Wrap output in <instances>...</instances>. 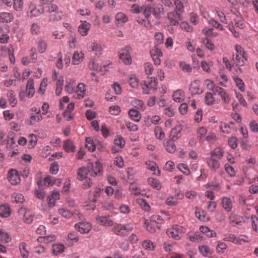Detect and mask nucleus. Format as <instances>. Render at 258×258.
I'll use <instances>...</instances> for the list:
<instances>
[{
	"label": "nucleus",
	"mask_w": 258,
	"mask_h": 258,
	"mask_svg": "<svg viewBox=\"0 0 258 258\" xmlns=\"http://www.w3.org/2000/svg\"><path fill=\"white\" fill-rule=\"evenodd\" d=\"M46 12L49 14L48 21L50 22L58 21L62 19V12L59 11V8L56 5L49 6L47 8Z\"/></svg>",
	"instance_id": "1"
},
{
	"label": "nucleus",
	"mask_w": 258,
	"mask_h": 258,
	"mask_svg": "<svg viewBox=\"0 0 258 258\" xmlns=\"http://www.w3.org/2000/svg\"><path fill=\"white\" fill-rule=\"evenodd\" d=\"M186 232V229L179 225H173L167 229L166 233L170 237L175 240L181 238L182 234Z\"/></svg>",
	"instance_id": "2"
},
{
	"label": "nucleus",
	"mask_w": 258,
	"mask_h": 258,
	"mask_svg": "<svg viewBox=\"0 0 258 258\" xmlns=\"http://www.w3.org/2000/svg\"><path fill=\"white\" fill-rule=\"evenodd\" d=\"M235 49L236 52L233 55V60L235 62L237 65L239 66H244V61L247 60L246 52L244 51L243 48L239 45H235Z\"/></svg>",
	"instance_id": "3"
},
{
	"label": "nucleus",
	"mask_w": 258,
	"mask_h": 258,
	"mask_svg": "<svg viewBox=\"0 0 258 258\" xmlns=\"http://www.w3.org/2000/svg\"><path fill=\"white\" fill-rule=\"evenodd\" d=\"M157 80L155 77H151L147 79L141 83L143 92L146 94H149L151 91L157 89Z\"/></svg>",
	"instance_id": "4"
},
{
	"label": "nucleus",
	"mask_w": 258,
	"mask_h": 258,
	"mask_svg": "<svg viewBox=\"0 0 258 258\" xmlns=\"http://www.w3.org/2000/svg\"><path fill=\"white\" fill-rule=\"evenodd\" d=\"M134 225L132 223H127L126 224H118L114 226L115 233L120 236L126 235L128 232L133 231Z\"/></svg>",
	"instance_id": "5"
},
{
	"label": "nucleus",
	"mask_w": 258,
	"mask_h": 258,
	"mask_svg": "<svg viewBox=\"0 0 258 258\" xmlns=\"http://www.w3.org/2000/svg\"><path fill=\"white\" fill-rule=\"evenodd\" d=\"M44 12V8L41 6H37L31 3L27 11V15L30 18L38 17Z\"/></svg>",
	"instance_id": "6"
},
{
	"label": "nucleus",
	"mask_w": 258,
	"mask_h": 258,
	"mask_svg": "<svg viewBox=\"0 0 258 258\" xmlns=\"http://www.w3.org/2000/svg\"><path fill=\"white\" fill-rule=\"evenodd\" d=\"M131 48L130 46H125L121 48L119 51V57L121 60L126 65L131 64L132 59L131 56Z\"/></svg>",
	"instance_id": "7"
},
{
	"label": "nucleus",
	"mask_w": 258,
	"mask_h": 258,
	"mask_svg": "<svg viewBox=\"0 0 258 258\" xmlns=\"http://www.w3.org/2000/svg\"><path fill=\"white\" fill-rule=\"evenodd\" d=\"M85 145L86 148L90 152L94 151L96 148L100 149L102 147L101 143L95 138H86Z\"/></svg>",
	"instance_id": "8"
},
{
	"label": "nucleus",
	"mask_w": 258,
	"mask_h": 258,
	"mask_svg": "<svg viewBox=\"0 0 258 258\" xmlns=\"http://www.w3.org/2000/svg\"><path fill=\"white\" fill-rule=\"evenodd\" d=\"M89 170V175L91 176H95L100 175L102 172V166L100 162L97 161L95 164L90 163L88 165Z\"/></svg>",
	"instance_id": "9"
},
{
	"label": "nucleus",
	"mask_w": 258,
	"mask_h": 258,
	"mask_svg": "<svg viewBox=\"0 0 258 258\" xmlns=\"http://www.w3.org/2000/svg\"><path fill=\"white\" fill-rule=\"evenodd\" d=\"M113 144L111 149L112 152L116 153L120 152L121 149L124 146L125 141L121 136L118 135L115 137Z\"/></svg>",
	"instance_id": "10"
},
{
	"label": "nucleus",
	"mask_w": 258,
	"mask_h": 258,
	"mask_svg": "<svg viewBox=\"0 0 258 258\" xmlns=\"http://www.w3.org/2000/svg\"><path fill=\"white\" fill-rule=\"evenodd\" d=\"M7 178L12 185H17L21 182L20 175L16 169H11L8 171Z\"/></svg>",
	"instance_id": "11"
},
{
	"label": "nucleus",
	"mask_w": 258,
	"mask_h": 258,
	"mask_svg": "<svg viewBox=\"0 0 258 258\" xmlns=\"http://www.w3.org/2000/svg\"><path fill=\"white\" fill-rule=\"evenodd\" d=\"M189 91L192 95H196L202 94L204 89L201 86V82L199 80H195L192 81L189 87Z\"/></svg>",
	"instance_id": "12"
},
{
	"label": "nucleus",
	"mask_w": 258,
	"mask_h": 258,
	"mask_svg": "<svg viewBox=\"0 0 258 258\" xmlns=\"http://www.w3.org/2000/svg\"><path fill=\"white\" fill-rule=\"evenodd\" d=\"M75 227L82 234L89 233L92 228V225L88 222H80L75 224Z\"/></svg>",
	"instance_id": "13"
},
{
	"label": "nucleus",
	"mask_w": 258,
	"mask_h": 258,
	"mask_svg": "<svg viewBox=\"0 0 258 258\" xmlns=\"http://www.w3.org/2000/svg\"><path fill=\"white\" fill-rule=\"evenodd\" d=\"M207 164L209 168L212 171L216 172L220 171V162L212 157H210L207 159Z\"/></svg>",
	"instance_id": "14"
},
{
	"label": "nucleus",
	"mask_w": 258,
	"mask_h": 258,
	"mask_svg": "<svg viewBox=\"0 0 258 258\" xmlns=\"http://www.w3.org/2000/svg\"><path fill=\"white\" fill-rule=\"evenodd\" d=\"M150 54L154 64L155 65L160 64V58L163 56V53L161 49L155 47L150 51Z\"/></svg>",
	"instance_id": "15"
},
{
	"label": "nucleus",
	"mask_w": 258,
	"mask_h": 258,
	"mask_svg": "<svg viewBox=\"0 0 258 258\" xmlns=\"http://www.w3.org/2000/svg\"><path fill=\"white\" fill-rule=\"evenodd\" d=\"M86 88L85 85L83 83H80L75 89L74 97L77 99L83 98L85 94Z\"/></svg>",
	"instance_id": "16"
},
{
	"label": "nucleus",
	"mask_w": 258,
	"mask_h": 258,
	"mask_svg": "<svg viewBox=\"0 0 258 258\" xmlns=\"http://www.w3.org/2000/svg\"><path fill=\"white\" fill-rule=\"evenodd\" d=\"M96 220L98 224L104 226H111L113 224V221L108 216H97Z\"/></svg>",
	"instance_id": "17"
},
{
	"label": "nucleus",
	"mask_w": 258,
	"mask_h": 258,
	"mask_svg": "<svg viewBox=\"0 0 258 258\" xmlns=\"http://www.w3.org/2000/svg\"><path fill=\"white\" fill-rule=\"evenodd\" d=\"M181 14L179 12H170L168 14V18L170 21V24L172 25H177L179 21L181 20Z\"/></svg>",
	"instance_id": "18"
},
{
	"label": "nucleus",
	"mask_w": 258,
	"mask_h": 258,
	"mask_svg": "<svg viewBox=\"0 0 258 258\" xmlns=\"http://www.w3.org/2000/svg\"><path fill=\"white\" fill-rule=\"evenodd\" d=\"M75 82L76 80L73 78H68L66 79L64 89L67 93L72 94L75 92Z\"/></svg>",
	"instance_id": "19"
},
{
	"label": "nucleus",
	"mask_w": 258,
	"mask_h": 258,
	"mask_svg": "<svg viewBox=\"0 0 258 258\" xmlns=\"http://www.w3.org/2000/svg\"><path fill=\"white\" fill-rule=\"evenodd\" d=\"M91 28V24L86 21H81V24L78 27V31L83 36L88 35V31Z\"/></svg>",
	"instance_id": "20"
},
{
	"label": "nucleus",
	"mask_w": 258,
	"mask_h": 258,
	"mask_svg": "<svg viewBox=\"0 0 258 258\" xmlns=\"http://www.w3.org/2000/svg\"><path fill=\"white\" fill-rule=\"evenodd\" d=\"M85 55L83 51L76 50L72 57V63L74 65H78L83 61Z\"/></svg>",
	"instance_id": "21"
},
{
	"label": "nucleus",
	"mask_w": 258,
	"mask_h": 258,
	"mask_svg": "<svg viewBox=\"0 0 258 258\" xmlns=\"http://www.w3.org/2000/svg\"><path fill=\"white\" fill-rule=\"evenodd\" d=\"M215 92H217L218 94L224 102L227 104L229 103L230 98L228 94L224 89L220 87H216L215 89Z\"/></svg>",
	"instance_id": "22"
},
{
	"label": "nucleus",
	"mask_w": 258,
	"mask_h": 258,
	"mask_svg": "<svg viewBox=\"0 0 258 258\" xmlns=\"http://www.w3.org/2000/svg\"><path fill=\"white\" fill-rule=\"evenodd\" d=\"M11 214V210L8 204H2L0 205V217L8 218Z\"/></svg>",
	"instance_id": "23"
},
{
	"label": "nucleus",
	"mask_w": 258,
	"mask_h": 258,
	"mask_svg": "<svg viewBox=\"0 0 258 258\" xmlns=\"http://www.w3.org/2000/svg\"><path fill=\"white\" fill-rule=\"evenodd\" d=\"M14 19L13 15L11 13L1 12L0 13V22L3 23H9Z\"/></svg>",
	"instance_id": "24"
},
{
	"label": "nucleus",
	"mask_w": 258,
	"mask_h": 258,
	"mask_svg": "<svg viewBox=\"0 0 258 258\" xmlns=\"http://www.w3.org/2000/svg\"><path fill=\"white\" fill-rule=\"evenodd\" d=\"M9 32V28L8 26H5L3 27H0V42L1 43H6L8 42L10 37L6 34H4L5 32Z\"/></svg>",
	"instance_id": "25"
},
{
	"label": "nucleus",
	"mask_w": 258,
	"mask_h": 258,
	"mask_svg": "<svg viewBox=\"0 0 258 258\" xmlns=\"http://www.w3.org/2000/svg\"><path fill=\"white\" fill-rule=\"evenodd\" d=\"M147 168L155 175H159L160 174V171L156 163L153 161H148L146 162Z\"/></svg>",
	"instance_id": "26"
},
{
	"label": "nucleus",
	"mask_w": 258,
	"mask_h": 258,
	"mask_svg": "<svg viewBox=\"0 0 258 258\" xmlns=\"http://www.w3.org/2000/svg\"><path fill=\"white\" fill-rule=\"evenodd\" d=\"M184 93L180 89L175 91L172 95V99L176 102H181L184 101Z\"/></svg>",
	"instance_id": "27"
},
{
	"label": "nucleus",
	"mask_w": 258,
	"mask_h": 258,
	"mask_svg": "<svg viewBox=\"0 0 258 258\" xmlns=\"http://www.w3.org/2000/svg\"><path fill=\"white\" fill-rule=\"evenodd\" d=\"M222 205L226 211L230 212L232 208V203L231 199L227 197H224L222 199Z\"/></svg>",
	"instance_id": "28"
},
{
	"label": "nucleus",
	"mask_w": 258,
	"mask_h": 258,
	"mask_svg": "<svg viewBox=\"0 0 258 258\" xmlns=\"http://www.w3.org/2000/svg\"><path fill=\"white\" fill-rule=\"evenodd\" d=\"M78 178L80 180H83L86 178H87V176L89 175V170L88 168L86 167H81L79 168L78 172Z\"/></svg>",
	"instance_id": "29"
},
{
	"label": "nucleus",
	"mask_w": 258,
	"mask_h": 258,
	"mask_svg": "<svg viewBox=\"0 0 258 258\" xmlns=\"http://www.w3.org/2000/svg\"><path fill=\"white\" fill-rule=\"evenodd\" d=\"M19 249L20 255L23 258H28L29 256V252L27 249V244L25 242H21L19 245Z\"/></svg>",
	"instance_id": "30"
},
{
	"label": "nucleus",
	"mask_w": 258,
	"mask_h": 258,
	"mask_svg": "<svg viewBox=\"0 0 258 258\" xmlns=\"http://www.w3.org/2000/svg\"><path fill=\"white\" fill-rule=\"evenodd\" d=\"M164 9L162 5H158L156 7H152V14L156 19H160L164 14Z\"/></svg>",
	"instance_id": "31"
},
{
	"label": "nucleus",
	"mask_w": 258,
	"mask_h": 258,
	"mask_svg": "<svg viewBox=\"0 0 258 258\" xmlns=\"http://www.w3.org/2000/svg\"><path fill=\"white\" fill-rule=\"evenodd\" d=\"M148 182L150 185L153 188L157 190H160L162 187V184L160 181L155 178L149 177L148 178Z\"/></svg>",
	"instance_id": "32"
},
{
	"label": "nucleus",
	"mask_w": 258,
	"mask_h": 258,
	"mask_svg": "<svg viewBox=\"0 0 258 258\" xmlns=\"http://www.w3.org/2000/svg\"><path fill=\"white\" fill-rule=\"evenodd\" d=\"M233 124H234V122L232 121H230L229 123L221 122L220 125L221 132L223 134H230L231 131V127L230 126V125Z\"/></svg>",
	"instance_id": "33"
},
{
	"label": "nucleus",
	"mask_w": 258,
	"mask_h": 258,
	"mask_svg": "<svg viewBox=\"0 0 258 258\" xmlns=\"http://www.w3.org/2000/svg\"><path fill=\"white\" fill-rule=\"evenodd\" d=\"M52 249L53 255L57 256L64 251V246L62 244L55 243L52 245Z\"/></svg>",
	"instance_id": "34"
},
{
	"label": "nucleus",
	"mask_w": 258,
	"mask_h": 258,
	"mask_svg": "<svg viewBox=\"0 0 258 258\" xmlns=\"http://www.w3.org/2000/svg\"><path fill=\"white\" fill-rule=\"evenodd\" d=\"M181 132V128L179 126L172 128L170 132V139L172 141L176 140L179 137Z\"/></svg>",
	"instance_id": "35"
},
{
	"label": "nucleus",
	"mask_w": 258,
	"mask_h": 258,
	"mask_svg": "<svg viewBox=\"0 0 258 258\" xmlns=\"http://www.w3.org/2000/svg\"><path fill=\"white\" fill-rule=\"evenodd\" d=\"M128 115L130 118L135 121H139L141 119L140 113L135 109H130L128 111Z\"/></svg>",
	"instance_id": "36"
},
{
	"label": "nucleus",
	"mask_w": 258,
	"mask_h": 258,
	"mask_svg": "<svg viewBox=\"0 0 258 258\" xmlns=\"http://www.w3.org/2000/svg\"><path fill=\"white\" fill-rule=\"evenodd\" d=\"M142 246L145 250L153 251L155 249L156 244L150 240L147 239L142 242Z\"/></svg>",
	"instance_id": "37"
},
{
	"label": "nucleus",
	"mask_w": 258,
	"mask_h": 258,
	"mask_svg": "<svg viewBox=\"0 0 258 258\" xmlns=\"http://www.w3.org/2000/svg\"><path fill=\"white\" fill-rule=\"evenodd\" d=\"M129 189L132 194L134 195L138 196L143 195L142 190L139 188V186L136 182L131 183Z\"/></svg>",
	"instance_id": "38"
},
{
	"label": "nucleus",
	"mask_w": 258,
	"mask_h": 258,
	"mask_svg": "<svg viewBox=\"0 0 258 258\" xmlns=\"http://www.w3.org/2000/svg\"><path fill=\"white\" fill-rule=\"evenodd\" d=\"M115 20L117 23L119 25H123L128 20V18L123 13H118L115 17Z\"/></svg>",
	"instance_id": "39"
},
{
	"label": "nucleus",
	"mask_w": 258,
	"mask_h": 258,
	"mask_svg": "<svg viewBox=\"0 0 258 258\" xmlns=\"http://www.w3.org/2000/svg\"><path fill=\"white\" fill-rule=\"evenodd\" d=\"M55 239V236L54 235L51 234L47 236H39L37 238V241L39 242H44L45 243H48L50 242L54 241Z\"/></svg>",
	"instance_id": "40"
},
{
	"label": "nucleus",
	"mask_w": 258,
	"mask_h": 258,
	"mask_svg": "<svg viewBox=\"0 0 258 258\" xmlns=\"http://www.w3.org/2000/svg\"><path fill=\"white\" fill-rule=\"evenodd\" d=\"M63 147L67 152H74L75 150V146L73 142L69 140L64 142Z\"/></svg>",
	"instance_id": "41"
},
{
	"label": "nucleus",
	"mask_w": 258,
	"mask_h": 258,
	"mask_svg": "<svg viewBox=\"0 0 258 258\" xmlns=\"http://www.w3.org/2000/svg\"><path fill=\"white\" fill-rule=\"evenodd\" d=\"M12 240L11 235L7 232L0 230V241L7 243Z\"/></svg>",
	"instance_id": "42"
},
{
	"label": "nucleus",
	"mask_w": 258,
	"mask_h": 258,
	"mask_svg": "<svg viewBox=\"0 0 258 258\" xmlns=\"http://www.w3.org/2000/svg\"><path fill=\"white\" fill-rule=\"evenodd\" d=\"M210 155L211 157L213 158L216 157L217 158L220 159L223 156V151L221 148L217 147L211 151Z\"/></svg>",
	"instance_id": "43"
},
{
	"label": "nucleus",
	"mask_w": 258,
	"mask_h": 258,
	"mask_svg": "<svg viewBox=\"0 0 258 258\" xmlns=\"http://www.w3.org/2000/svg\"><path fill=\"white\" fill-rule=\"evenodd\" d=\"M7 97L9 99V103L12 107L16 105L17 101L15 97L14 92L12 90H10L7 93Z\"/></svg>",
	"instance_id": "44"
},
{
	"label": "nucleus",
	"mask_w": 258,
	"mask_h": 258,
	"mask_svg": "<svg viewBox=\"0 0 258 258\" xmlns=\"http://www.w3.org/2000/svg\"><path fill=\"white\" fill-rule=\"evenodd\" d=\"M172 140H169L165 143V147L167 152L170 153H174L176 150V146Z\"/></svg>",
	"instance_id": "45"
},
{
	"label": "nucleus",
	"mask_w": 258,
	"mask_h": 258,
	"mask_svg": "<svg viewBox=\"0 0 258 258\" xmlns=\"http://www.w3.org/2000/svg\"><path fill=\"white\" fill-rule=\"evenodd\" d=\"M200 229L202 232L205 233L206 235L210 237H215L216 233L213 230H210L208 227L201 226Z\"/></svg>",
	"instance_id": "46"
},
{
	"label": "nucleus",
	"mask_w": 258,
	"mask_h": 258,
	"mask_svg": "<svg viewBox=\"0 0 258 258\" xmlns=\"http://www.w3.org/2000/svg\"><path fill=\"white\" fill-rule=\"evenodd\" d=\"M154 134L156 138L160 140H163L165 136V133L160 126H157L154 129Z\"/></svg>",
	"instance_id": "47"
},
{
	"label": "nucleus",
	"mask_w": 258,
	"mask_h": 258,
	"mask_svg": "<svg viewBox=\"0 0 258 258\" xmlns=\"http://www.w3.org/2000/svg\"><path fill=\"white\" fill-rule=\"evenodd\" d=\"M14 144V134L9 133L4 145H6V148L9 149L12 148Z\"/></svg>",
	"instance_id": "48"
},
{
	"label": "nucleus",
	"mask_w": 258,
	"mask_h": 258,
	"mask_svg": "<svg viewBox=\"0 0 258 258\" xmlns=\"http://www.w3.org/2000/svg\"><path fill=\"white\" fill-rule=\"evenodd\" d=\"M12 200L17 203H22L25 201V199L22 194L15 192L12 195Z\"/></svg>",
	"instance_id": "49"
},
{
	"label": "nucleus",
	"mask_w": 258,
	"mask_h": 258,
	"mask_svg": "<svg viewBox=\"0 0 258 258\" xmlns=\"http://www.w3.org/2000/svg\"><path fill=\"white\" fill-rule=\"evenodd\" d=\"M24 0H13V8L16 11H21L23 9Z\"/></svg>",
	"instance_id": "50"
},
{
	"label": "nucleus",
	"mask_w": 258,
	"mask_h": 258,
	"mask_svg": "<svg viewBox=\"0 0 258 258\" xmlns=\"http://www.w3.org/2000/svg\"><path fill=\"white\" fill-rule=\"evenodd\" d=\"M142 11L145 18L148 19L152 13V7L151 5L143 6Z\"/></svg>",
	"instance_id": "51"
},
{
	"label": "nucleus",
	"mask_w": 258,
	"mask_h": 258,
	"mask_svg": "<svg viewBox=\"0 0 258 258\" xmlns=\"http://www.w3.org/2000/svg\"><path fill=\"white\" fill-rule=\"evenodd\" d=\"M205 102L208 105H212L215 102V98L210 92H207L205 95Z\"/></svg>",
	"instance_id": "52"
},
{
	"label": "nucleus",
	"mask_w": 258,
	"mask_h": 258,
	"mask_svg": "<svg viewBox=\"0 0 258 258\" xmlns=\"http://www.w3.org/2000/svg\"><path fill=\"white\" fill-rule=\"evenodd\" d=\"M137 21L139 24L144 26L147 28H150L151 27V23L148 19H143L138 17L137 18Z\"/></svg>",
	"instance_id": "53"
},
{
	"label": "nucleus",
	"mask_w": 258,
	"mask_h": 258,
	"mask_svg": "<svg viewBox=\"0 0 258 258\" xmlns=\"http://www.w3.org/2000/svg\"><path fill=\"white\" fill-rule=\"evenodd\" d=\"M233 80L238 89L242 92L244 91V84L242 80L237 76H234Z\"/></svg>",
	"instance_id": "54"
},
{
	"label": "nucleus",
	"mask_w": 258,
	"mask_h": 258,
	"mask_svg": "<svg viewBox=\"0 0 258 258\" xmlns=\"http://www.w3.org/2000/svg\"><path fill=\"white\" fill-rule=\"evenodd\" d=\"M137 202L143 210L145 211H149L150 210V206L145 199H138Z\"/></svg>",
	"instance_id": "55"
},
{
	"label": "nucleus",
	"mask_w": 258,
	"mask_h": 258,
	"mask_svg": "<svg viewBox=\"0 0 258 258\" xmlns=\"http://www.w3.org/2000/svg\"><path fill=\"white\" fill-rule=\"evenodd\" d=\"M47 79L46 78H43L40 83V86L38 89V93L40 94H43L45 91L46 87L47 85Z\"/></svg>",
	"instance_id": "56"
},
{
	"label": "nucleus",
	"mask_w": 258,
	"mask_h": 258,
	"mask_svg": "<svg viewBox=\"0 0 258 258\" xmlns=\"http://www.w3.org/2000/svg\"><path fill=\"white\" fill-rule=\"evenodd\" d=\"M249 239L248 236L245 235H240L239 236L237 237L236 244L241 245L243 243L248 242Z\"/></svg>",
	"instance_id": "57"
},
{
	"label": "nucleus",
	"mask_w": 258,
	"mask_h": 258,
	"mask_svg": "<svg viewBox=\"0 0 258 258\" xmlns=\"http://www.w3.org/2000/svg\"><path fill=\"white\" fill-rule=\"evenodd\" d=\"M29 137L30 138V140L28 143V147L29 148H33L37 144V136L34 134H30Z\"/></svg>",
	"instance_id": "58"
},
{
	"label": "nucleus",
	"mask_w": 258,
	"mask_h": 258,
	"mask_svg": "<svg viewBox=\"0 0 258 258\" xmlns=\"http://www.w3.org/2000/svg\"><path fill=\"white\" fill-rule=\"evenodd\" d=\"M128 83L132 88H136L139 84L138 80L134 75H132L129 77Z\"/></svg>",
	"instance_id": "59"
},
{
	"label": "nucleus",
	"mask_w": 258,
	"mask_h": 258,
	"mask_svg": "<svg viewBox=\"0 0 258 258\" xmlns=\"http://www.w3.org/2000/svg\"><path fill=\"white\" fill-rule=\"evenodd\" d=\"M38 49L40 53H44L47 48V44L46 42L43 40H39L38 42Z\"/></svg>",
	"instance_id": "60"
},
{
	"label": "nucleus",
	"mask_w": 258,
	"mask_h": 258,
	"mask_svg": "<svg viewBox=\"0 0 258 258\" xmlns=\"http://www.w3.org/2000/svg\"><path fill=\"white\" fill-rule=\"evenodd\" d=\"M225 170L226 173L230 177H234L235 175V172L233 167L228 163H226L224 165Z\"/></svg>",
	"instance_id": "61"
},
{
	"label": "nucleus",
	"mask_w": 258,
	"mask_h": 258,
	"mask_svg": "<svg viewBox=\"0 0 258 258\" xmlns=\"http://www.w3.org/2000/svg\"><path fill=\"white\" fill-rule=\"evenodd\" d=\"M204 83L208 89L211 91L215 92L216 87H215V83L212 80L208 79H206L204 81Z\"/></svg>",
	"instance_id": "62"
},
{
	"label": "nucleus",
	"mask_w": 258,
	"mask_h": 258,
	"mask_svg": "<svg viewBox=\"0 0 258 258\" xmlns=\"http://www.w3.org/2000/svg\"><path fill=\"white\" fill-rule=\"evenodd\" d=\"M109 112L112 115H118L121 112V109L118 105H112L109 107Z\"/></svg>",
	"instance_id": "63"
},
{
	"label": "nucleus",
	"mask_w": 258,
	"mask_h": 258,
	"mask_svg": "<svg viewBox=\"0 0 258 258\" xmlns=\"http://www.w3.org/2000/svg\"><path fill=\"white\" fill-rule=\"evenodd\" d=\"M177 168L185 175H189L190 174V170L187 166L184 163H180L177 166Z\"/></svg>",
	"instance_id": "64"
}]
</instances>
